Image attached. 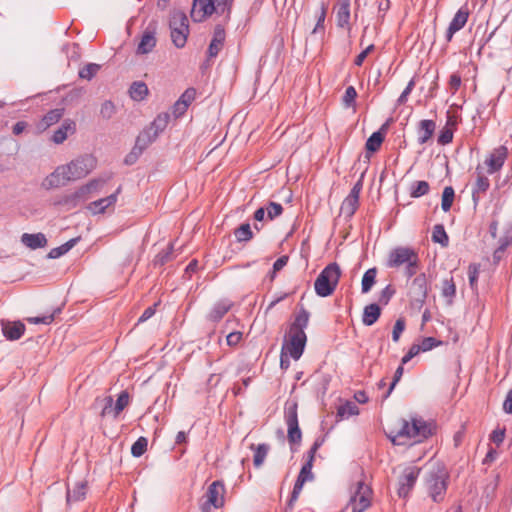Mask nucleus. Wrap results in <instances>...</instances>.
I'll return each mask as SVG.
<instances>
[{
  "instance_id": "obj_52",
  "label": "nucleus",
  "mask_w": 512,
  "mask_h": 512,
  "mask_svg": "<svg viewBox=\"0 0 512 512\" xmlns=\"http://www.w3.org/2000/svg\"><path fill=\"white\" fill-rule=\"evenodd\" d=\"M148 441L145 437H139L131 447V454L134 457L142 456L147 450Z\"/></svg>"
},
{
  "instance_id": "obj_49",
  "label": "nucleus",
  "mask_w": 512,
  "mask_h": 512,
  "mask_svg": "<svg viewBox=\"0 0 512 512\" xmlns=\"http://www.w3.org/2000/svg\"><path fill=\"white\" fill-rule=\"evenodd\" d=\"M432 240L436 243H440L442 246H447L449 238L442 225H436L433 229Z\"/></svg>"
},
{
  "instance_id": "obj_44",
  "label": "nucleus",
  "mask_w": 512,
  "mask_h": 512,
  "mask_svg": "<svg viewBox=\"0 0 512 512\" xmlns=\"http://www.w3.org/2000/svg\"><path fill=\"white\" fill-rule=\"evenodd\" d=\"M237 241L246 242L252 239L253 233L250 224L244 223L240 225L234 232Z\"/></svg>"
},
{
  "instance_id": "obj_43",
  "label": "nucleus",
  "mask_w": 512,
  "mask_h": 512,
  "mask_svg": "<svg viewBox=\"0 0 512 512\" xmlns=\"http://www.w3.org/2000/svg\"><path fill=\"white\" fill-rule=\"evenodd\" d=\"M455 197L454 189L451 186H447L444 188L442 193V201H441V208L444 212H447L450 210L453 201Z\"/></svg>"
},
{
  "instance_id": "obj_9",
  "label": "nucleus",
  "mask_w": 512,
  "mask_h": 512,
  "mask_svg": "<svg viewBox=\"0 0 512 512\" xmlns=\"http://www.w3.org/2000/svg\"><path fill=\"white\" fill-rule=\"evenodd\" d=\"M428 295V282L425 273L418 274L410 283L408 296L414 307L421 308Z\"/></svg>"
},
{
  "instance_id": "obj_48",
  "label": "nucleus",
  "mask_w": 512,
  "mask_h": 512,
  "mask_svg": "<svg viewBox=\"0 0 512 512\" xmlns=\"http://www.w3.org/2000/svg\"><path fill=\"white\" fill-rule=\"evenodd\" d=\"M480 273V265L479 264H470L468 267V279L469 285L473 292H477V283L478 277Z\"/></svg>"
},
{
  "instance_id": "obj_30",
  "label": "nucleus",
  "mask_w": 512,
  "mask_h": 512,
  "mask_svg": "<svg viewBox=\"0 0 512 512\" xmlns=\"http://www.w3.org/2000/svg\"><path fill=\"white\" fill-rule=\"evenodd\" d=\"M381 308L378 304L372 303L365 306L362 316V322L366 326H372L380 317Z\"/></svg>"
},
{
  "instance_id": "obj_46",
  "label": "nucleus",
  "mask_w": 512,
  "mask_h": 512,
  "mask_svg": "<svg viewBox=\"0 0 512 512\" xmlns=\"http://www.w3.org/2000/svg\"><path fill=\"white\" fill-rule=\"evenodd\" d=\"M308 480L303 478L302 476H298L297 477V480L294 484V487H293V490H292V493H291V496H290V499L288 501V506L290 508L293 507L294 503L297 501L301 491H302V488L304 486V484L307 482Z\"/></svg>"
},
{
  "instance_id": "obj_53",
  "label": "nucleus",
  "mask_w": 512,
  "mask_h": 512,
  "mask_svg": "<svg viewBox=\"0 0 512 512\" xmlns=\"http://www.w3.org/2000/svg\"><path fill=\"white\" fill-rule=\"evenodd\" d=\"M99 69L100 65L89 63L79 71V77L82 79L91 80L97 74Z\"/></svg>"
},
{
  "instance_id": "obj_51",
  "label": "nucleus",
  "mask_w": 512,
  "mask_h": 512,
  "mask_svg": "<svg viewBox=\"0 0 512 512\" xmlns=\"http://www.w3.org/2000/svg\"><path fill=\"white\" fill-rule=\"evenodd\" d=\"M174 251V245L172 243L169 244L166 250H163L162 252L158 253L155 257L154 264L163 266L167 262H169L172 259V254Z\"/></svg>"
},
{
  "instance_id": "obj_57",
  "label": "nucleus",
  "mask_w": 512,
  "mask_h": 512,
  "mask_svg": "<svg viewBox=\"0 0 512 512\" xmlns=\"http://www.w3.org/2000/svg\"><path fill=\"white\" fill-rule=\"evenodd\" d=\"M405 329V320L403 318H399L396 320L393 331H392V340L394 342H398L402 332Z\"/></svg>"
},
{
  "instance_id": "obj_47",
  "label": "nucleus",
  "mask_w": 512,
  "mask_h": 512,
  "mask_svg": "<svg viewBox=\"0 0 512 512\" xmlns=\"http://www.w3.org/2000/svg\"><path fill=\"white\" fill-rule=\"evenodd\" d=\"M308 480L303 478L302 476H298L297 477V480L294 484V487H293V490H292V493H291V496H290V499L288 501V506L290 508L293 507L294 503L297 501L301 491H302V488L304 486V484L307 482Z\"/></svg>"
},
{
  "instance_id": "obj_58",
  "label": "nucleus",
  "mask_w": 512,
  "mask_h": 512,
  "mask_svg": "<svg viewBox=\"0 0 512 512\" xmlns=\"http://www.w3.org/2000/svg\"><path fill=\"white\" fill-rule=\"evenodd\" d=\"M195 96H196V90L194 88L190 87V88H187L182 93V95L179 97V100L183 104H186V107H189L190 104L195 100Z\"/></svg>"
},
{
  "instance_id": "obj_54",
  "label": "nucleus",
  "mask_w": 512,
  "mask_h": 512,
  "mask_svg": "<svg viewBox=\"0 0 512 512\" xmlns=\"http://www.w3.org/2000/svg\"><path fill=\"white\" fill-rule=\"evenodd\" d=\"M327 8L324 3H321L318 15H317V23L312 31L313 34L324 31V22L326 18Z\"/></svg>"
},
{
  "instance_id": "obj_45",
  "label": "nucleus",
  "mask_w": 512,
  "mask_h": 512,
  "mask_svg": "<svg viewBox=\"0 0 512 512\" xmlns=\"http://www.w3.org/2000/svg\"><path fill=\"white\" fill-rule=\"evenodd\" d=\"M128 404L129 394L127 391H122L116 400V404L113 410V417L117 418L118 415L128 406Z\"/></svg>"
},
{
  "instance_id": "obj_15",
  "label": "nucleus",
  "mask_w": 512,
  "mask_h": 512,
  "mask_svg": "<svg viewBox=\"0 0 512 512\" xmlns=\"http://www.w3.org/2000/svg\"><path fill=\"white\" fill-rule=\"evenodd\" d=\"M508 149L506 146H499L489 154V156L485 160V165L488 168V173L493 174L499 171L507 159Z\"/></svg>"
},
{
  "instance_id": "obj_4",
  "label": "nucleus",
  "mask_w": 512,
  "mask_h": 512,
  "mask_svg": "<svg viewBox=\"0 0 512 512\" xmlns=\"http://www.w3.org/2000/svg\"><path fill=\"white\" fill-rule=\"evenodd\" d=\"M233 0H193L190 16L194 22H202L213 13L229 16Z\"/></svg>"
},
{
  "instance_id": "obj_56",
  "label": "nucleus",
  "mask_w": 512,
  "mask_h": 512,
  "mask_svg": "<svg viewBox=\"0 0 512 512\" xmlns=\"http://www.w3.org/2000/svg\"><path fill=\"white\" fill-rule=\"evenodd\" d=\"M265 209L267 211V218L269 220L275 219L283 212L282 205L276 202H269Z\"/></svg>"
},
{
  "instance_id": "obj_11",
  "label": "nucleus",
  "mask_w": 512,
  "mask_h": 512,
  "mask_svg": "<svg viewBox=\"0 0 512 512\" xmlns=\"http://www.w3.org/2000/svg\"><path fill=\"white\" fill-rule=\"evenodd\" d=\"M420 473V468L416 466L405 467L398 479L397 493L399 497H407L413 489Z\"/></svg>"
},
{
  "instance_id": "obj_40",
  "label": "nucleus",
  "mask_w": 512,
  "mask_h": 512,
  "mask_svg": "<svg viewBox=\"0 0 512 512\" xmlns=\"http://www.w3.org/2000/svg\"><path fill=\"white\" fill-rule=\"evenodd\" d=\"M107 179L97 178L89 181L87 184L81 186L82 192L89 198L94 192H98L106 183Z\"/></svg>"
},
{
  "instance_id": "obj_62",
  "label": "nucleus",
  "mask_w": 512,
  "mask_h": 512,
  "mask_svg": "<svg viewBox=\"0 0 512 512\" xmlns=\"http://www.w3.org/2000/svg\"><path fill=\"white\" fill-rule=\"evenodd\" d=\"M440 344H441V342L437 341L434 337H426L422 340L421 344H419V345H420L422 351L426 352V351L431 350L434 347H437Z\"/></svg>"
},
{
  "instance_id": "obj_1",
  "label": "nucleus",
  "mask_w": 512,
  "mask_h": 512,
  "mask_svg": "<svg viewBox=\"0 0 512 512\" xmlns=\"http://www.w3.org/2000/svg\"><path fill=\"white\" fill-rule=\"evenodd\" d=\"M97 165L94 156L86 154L80 156L66 165L58 166L49 174L42 183V186L49 190L65 185L69 181H75L86 177Z\"/></svg>"
},
{
  "instance_id": "obj_64",
  "label": "nucleus",
  "mask_w": 512,
  "mask_h": 512,
  "mask_svg": "<svg viewBox=\"0 0 512 512\" xmlns=\"http://www.w3.org/2000/svg\"><path fill=\"white\" fill-rule=\"evenodd\" d=\"M499 242L503 243V246H509L512 244V224H508L505 227L504 234L499 239Z\"/></svg>"
},
{
  "instance_id": "obj_27",
  "label": "nucleus",
  "mask_w": 512,
  "mask_h": 512,
  "mask_svg": "<svg viewBox=\"0 0 512 512\" xmlns=\"http://www.w3.org/2000/svg\"><path fill=\"white\" fill-rule=\"evenodd\" d=\"M435 128L433 120H421L418 127V143L425 144L433 136Z\"/></svg>"
},
{
  "instance_id": "obj_28",
  "label": "nucleus",
  "mask_w": 512,
  "mask_h": 512,
  "mask_svg": "<svg viewBox=\"0 0 512 512\" xmlns=\"http://www.w3.org/2000/svg\"><path fill=\"white\" fill-rule=\"evenodd\" d=\"M88 197L82 192V189L79 188L75 192L67 194L62 197L59 201V204L66 206L68 209H72L77 207L80 203L86 201Z\"/></svg>"
},
{
  "instance_id": "obj_39",
  "label": "nucleus",
  "mask_w": 512,
  "mask_h": 512,
  "mask_svg": "<svg viewBox=\"0 0 512 512\" xmlns=\"http://www.w3.org/2000/svg\"><path fill=\"white\" fill-rule=\"evenodd\" d=\"M76 242H77V239H70L69 241H67L66 243L62 244L61 246L52 248L50 250V252L48 253V258L56 259V258H59V257L63 256L70 249H72L74 247Z\"/></svg>"
},
{
  "instance_id": "obj_5",
  "label": "nucleus",
  "mask_w": 512,
  "mask_h": 512,
  "mask_svg": "<svg viewBox=\"0 0 512 512\" xmlns=\"http://www.w3.org/2000/svg\"><path fill=\"white\" fill-rule=\"evenodd\" d=\"M340 276L341 270L337 263L327 265L315 280L316 294L320 297L330 296L336 289Z\"/></svg>"
},
{
  "instance_id": "obj_37",
  "label": "nucleus",
  "mask_w": 512,
  "mask_h": 512,
  "mask_svg": "<svg viewBox=\"0 0 512 512\" xmlns=\"http://www.w3.org/2000/svg\"><path fill=\"white\" fill-rule=\"evenodd\" d=\"M456 294V286L453 278L444 279L441 286V295L447 299L448 304L452 303V299Z\"/></svg>"
},
{
  "instance_id": "obj_26",
  "label": "nucleus",
  "mask_w": 512,
  "mask_h": 512,
  "mask_svg": "<svg viewBox=\"0 0 512 512\" xmlns=\"http://www.w3.org/2000/svg\"><path fill=\"white\" fill-rule=\"evenodd\" d=\"M64 113V109L56 108L47 112L41 121L38 123L37 128L40 131H45L50 126L60 121Z\"/></svg>"
},
{
  "instance_id": "obj_21",
  "label": "nucleus",
  "mask_w": 512,
  "mask_h": 512,
  "mask_svg": "<svg viewBox=\"0 0 512 512\" xmlns=\"http://www.w3.org/2000/svg\"><path fill=\"white\" fill-rule=\"evenodd\" d=\"M1 326L3 335L11 341L20 339L25 332V325L21 321H2Z\"/></svg>"
},
{
  "instance_id": "obj_14",
  "label": "nucleus",
  "mask_w": 512,
  "mask_h": 512,
  "mask_svg": "<svg viewBox=\"0 0 512 512\" xmlns=\"http://www.w3.org/2000/svg\"><path fill=\"white\" fill-rule=\"evenodd\" d=\"M470 15V10L468 8V5L465 4L461 6L458 11L455 13L454 17L452 18L448 29L446 31V40L450 42L454 36V34L458 31H460L464 26L466 25L468 18Z\"/></svg>"
},
{
  "instance_id": "obj_36",
  "label": "nucleus",
  "mask_w": 512,
  "mask_h": 512,
  "mask_svg": "<svg viewBox=\"0 0 512 512\" xmlns=\"http://www.w3.org/2000/svg\"><path fill=\"white\" fill-rule=\"evenodd\" d=\"M359 414V408L358 406L351 401L346 402L343 405H340L337 410V416L340 419H346L350 416L358 415Z\"/></svg>"
},
{
  "instance_id": "obj_34",
  "label": "nucleus",
  "mask_w": 512,
  "mask_h": 512,
  "mask_svg": "<svg viewBox=\"0 0 512 512\" xmlns=\"http://www.w3.org/2000/svg\"><path fill=\"white\" fill-rule=\"evenodd\" d=\"M130 96L133 100L141 101L148 94V87L144 82H134L129 90Z\"/></svg>"
},
{
  "instance_id": "obj_60",
  "label": "nucleus",
  "mask_w": 512,
  "mask_h": 512,
  "mask_svg": "<svg viewBox=\"0 0 512 512\" xmlns=\"http://www.w3.org/2000/svg\"><path fill=\"white\" fill-rule=\"evenodd\" d=\"M357 96V92L353 86H349L345 90V94L343 96V102L347 107H350Z\"/></svg>"
},
{
  "instance_id": "obj_20",
  "label": "nucleus",
  "mask_w": 512,
  "mask_h": 512,
  "mask_svg": "<svg viewBox=\"0 0 512 512\" xmlns=\"http://www.w3.org/2000/svg\"><path fill=\"white\" fill-rule=\"evenodd\" d=\"M335 9L337 26L350 30V0H338Z\"/></svg>"
},
{
  "instance_id": "obj_8",
  "label": "nucleus",
  "mask_w": 512,
  "mask_h": 512,
  "mask_svg": "<svg viewBox=\"0 0 512 512\" xmlns=\"http://www.w3.org/2000/svg\"><path fill=\"white\" fill-rule=\"evenodd\" d=\"M298 405L295 401H288L284 408V417L287 425V438L290 444H299L302 439V433L299 428Z\"/></svg>"
},
{
  "instance_id": "obj_63",
  "label": "nucleus",
  "mask_w": 512,
  "mask_h": 512,
  "mask_svg": "<svg viewBox=\"0 0 512 512\" xmlns=\"http://www.w3.org/2000/svg\"><path fill=\"white\" fill-rule=\"evenodd\" d=\"M414 86H415V81H414V79H411L408 82V84H407L406 88L404 89V91L399 96V98L397 100L398 104L401 105V104L406 103V101L408 99V96L411 93V91L413 90Z\"/></svg>"
},
{
  "instance_id": "obj_23",
  "label": "nucleus",
  "mask_w": 512,
  "mask_h": 512,
  "mask_svg": "<svg viewBox=\"0 0 512 512\" xmlns=\"http://www.w3.org/2000/svg\"><path fill=\"white\" fill-rule=\"evenodd\" d=\"M76 131V124L71 119H66L63 121L61 126L53 133L52 141L55 144L63 143L69 134H73Z\"/></svg>"
},
{
  "instance_id": "obj_61",
  "label": "nucleus",
  "mask_w": 512,
  "mask_h": 512,
  "mask_svg": "<svg viewBox=\"0 0 512 512\" xmlns=\"http://www.w3.org/2000/svg\"><path fill=\"white\" fill-rule=\"evenodd\" d=\"M312 467H313V460L307 458V461L302 466L298 476H302L303 478H305L307 480H312L313 479Z\"/></svg>"
},
{
  "instance_id": "obj_19",
  "label": "nucleus",
  "mask_w": 512,
  "mask_h": 512,
  "mask_svg": "<svg viewBox=\"0 0 512 512\" xmlns=\"http://www.w3.org/2000/svg\"><path fill=\"white\" fill-rule=\"evenodd\" d=\"M120 192H121V187H118L115 193H113L105 198H101V199L91 202L87 206V209L94 215L104 213L108 207L115 205V203L117 202L118 194Z\"/></svg>"
},
{
  "instance_id": "obj_31",
  "label": "nucleus",
  "mask_w": 512,
  "mask_h": 512,
  "mask_svg": "<svg viewBox=\"0 0 512 512\" xmlns=\"http://www.w3.org/2000/svg\"><path fill=\"white\" fill-rule=\"evenodd\" d=\"M309 312L302 308L296 315L294 322L291 324L290 330L292 332L304 331L309 322Z\"/></svg>"
},
{
  "instance_id": "obj_22",
  "label": "nucleus",
  "mask_w": 512,
  "mask_h": 512,
  "mask_svg": "<svg viewBox=\"0 0 512 512\" xmlns=\"http://www.w3.org/2000/svg\"><path fill=\"white\" fill-rule=\"evenodd\" d=\"M155 28L151 26L143 32L141 40L137 47L138 54H147L153 50L156 46Z\"/></svg>"
},
{
  "instance_id": "obj_59",
  "label": "nucleus",
  "mask_w": 512,
  "mask_h": 512,
  "mask_svg": "<svg viewBox=\"0 0 512 512\" xmlns=\"http://www.w3.org/2000/svg\"><path fill=\"white\" fill-rule=\"evenodd\" d=\"M403 372H404V368H403V365H400L396 371H395V374H394V378H393V381L391 382L390 386H389V389L388 391L383 395V399H387L389 397V395L391 394L392 390L394 389V387L396 386V384L398 383V381L401 379L402 375H403Z\"/></svg>"
},
{
  "instance_id": "obj_42",
  "label": "nucleus",
  "mask_w": 512,
  "mask_h": 512,
  "mask_svg": "<svg viewBox=\"0 0 512 512\" xmlns=\"http://www.w3.org/2000/svg\"><path fill=\"white\" fill-rule=\"evenodd\" d=\"M430 186L427 181H416L411 185L410 195L413 198H419L429 192Z\"/></svg>"
},
{
  "instance_id": "obj_17",
  "label": "nucleus",
  "mask_w": 512,
  "mask_h": 512,
  "mask_svg": "<svg viewBox=\"0 0 512 512\" xmlns=\"http://www.w3.org/2000/svg\"><path fill=\"white\" fill-rule=\"evenodd\" d=\"M156 133H153L148 127L140 132L137 136L133 147L134 158H138L143 151L157 139Z\"/></svg>"
},
{
  "instance_id": "obj_2",
  "label": "nucleus",
  "mask_w": 512,
  "mask_h": 512,
  "mask_svg": "<svg viewBox=\"0 0 512 512\" xmlns=\"http://www.w3.org/2000/svg\"><path fill=\"white\" fill-rule=\"evenodd\" d=\"M431 435L430 426L421 418L412 417L410 421L401 420L399 430L390 439L395 445H409L421 442Z\"/></svg>"
},
{
  "instance_id": "obj_7",
  "label": "nucleus",
  "mask_w": 512,
  "mask_h": 512,
  "mask_svg": "<svg viewBox=\"0 0 512 512\" xmlns=\"http://www.w3.org/2000/svg\"><path fill=\"white\" fill-rule=\"evenodd\" d=\"M372 489L364 481H357L351 487V496L347 507H351L352 512H364L371 506Z\"/></svg>"
},
{
  "instance_id": "obj_35",
  "label": "nucleus",
  "mask_w": 512,
  "mask_h": 512,
  "mask_svg": "<svg viewBox=\"0 0 512 512\" xmlns=\"http://www.w3.org/2000/svg\"><path fill=\"white\" fill-rule=\"evenodd\" d=\"M376 275H377V269L376 268H370L368 269L363 277L361 282V291L362 293H368L373 285L376 282Z\"/></svg>"
},
{
  "instance_id": "obj_32",
  "label": "nucleus",
  "mask_w": 512,
  "mask_h": 512,
  "mask_svg": "<svg viewBox=\"0 0 512 512\" xmlns=\"http://www.w3.org/2000/svg\"><path fill=\"white\" fill-rule=\"evenodd\" d=\"M169 120L170 115L168 113H161L154 119L148 128L158 136L167 127Z\"/></svg>"
},
{
  "instance_id": "obj_25",
  "label": "nucleus",
  "mask_w": 512,
  "mask_h": 512,
  "mask_svg": "<svg viewBox=\"0 0 512 512\" xmlns=\"http://www.w3.org/2000/svg\"><path fill=\"white\" fill-rule=\"evenodd\" d=\"M21 242L26 247L35 250L45 247L47 245V238L43 233H24L21 236Z\"/></svg>"
},
{
  "instance_id": "obj_50",
  "label": "nucleus",
  "mask_w": 512,
  "mask_h": 512,
  "mask_svg": "<svg viewBox=\"0 0 512 512\" xmlns=\"http://www.w3.org/2000/svg\"><path fill=\"white\" fill-rule=\"evenodd\" d=\"M60 311H61V309L57 308L52 313L44 315V316L29 317V318H27V321L32 324L49 325L54 321L55 315L60 313Z\"/></svg>"
},
{
  "instance_id": "obj_29",
  "label": "nucleus",
  "mask_w": 512,
  "mask_h": 512,
  "mask_svg": "<svg viewBox=\"0 0 512 512\" xmlns=\"http://www.w3.org/2000/svg\"><path fill=\"white\" fill-rule=\"evenodd\" d=\"M87 494V483L84 481L75 484L73 489L67 490L66 501L68 504L71 502H78L85 499Z\"/></svg>"
},
{
  "instance_id": "obj_38",
  "label": "nucleus",
  "mask_w": 512,
  "mask_h": 512,
  "mask_svg": "<svg viewBox=\"0 0 512 512\" xmlns=\"http://www.w3.org/2000/svg\"><path fill=\"white\" fill-rule=\"evenodd\" d=\"M359 206V199L358 198H355L354 196H347L342 205H341V212L348 216V217H351L357 210Z\"/></svg>"
},
{
  "instance_id": "obj_16",
  "label": "nucleus",
  "mask_w": 512,
  "mask_h": 512,
  "mask_svg": "<svg viewBox=\"0 0 512 512\" xmlns=\"http://www.w3.org/2000/svg\"><path fill=\"white\" fill-rule=\"evenodd\" d=\"M476 180L472 188V199L477 204L481 198V195L486 193L490 187V181L487 176L483 173V168L478 165L476 167Z\"/></svg>"
},
{
  "instance_id": "obj_12",
  "label": "nucleus",
  "mask_w": 512,
  "mask_h": 512,
  "mask_svg": "<svg viewBox=\"0 0 512 512\" xmlns=\"http://www.w3.org/2000/svg\"><path fill=\"white\" fill-rule=\"evenodd\" d=\"M306 340L307 337L304 331H289V341L283 346L282 350L293 359L298 360L303 354Z\"/></svg>"
},
{
  "instance_id": "obj_10",
  "label": "nucleus",
  "mask_w": 512,
  "mask_h": 512,
  "mask_svg": "<svg viewBox=\"0 0 512 512\" xmlns=\"http://www.w3.org/2000/svg\"><path fill=\"white\" fill-rule=\"evenodd\" d=\"M417 258H419V255L415 249L406 246H398L390 251L387 266L390 268H399L413 261L415 262Z\"/></svg>"
},
{
  "instance_id": "obj_55",
  "label": "nucleus",
  "mask_w": 512,
  "mask_h": 512,
  "mask_svg": "<svg viewBox=\"0 0 512 512\" xmlns=\"http://www.w3.org/2000/svg\"><path fill=\"white\" fill-rule=\"evenodd\" d=\"M115 113L116 108L112 101L107 100L101 104L100 115L103 119H111Z\"/></svg>"
},
{
  "instance_id": "obj_33",
  "label": "nucleus",
  "mask_w": 512,
  "mask_h": 512,
  "mask_svg": "<svg viewBox=\"0 0 512 512\" xmlns=\"http://www.w3.org/2000/svg\"><path fill=\"white\" fill-rule=\"evenodd\" d=\"M269 445L268 444H259L257 446L255 445H251V449L255 450V453H254V459H253V463H254V466L259 468L265 461V458L268 454V451H269Z\"/></svg>"
},
{
  "instance_id": "obj_13",
  "label": "nucleus",
  "mask_w": 512,
  "mask_h": 512,
  "mask_svg": "<svg viewBox=\"0 0 512 512\" xmlns=\"http://www.w3.org/2000/svg\"><path fill=\"white\" fill-rule=\"evenodd\" d=\"M225 487L220 481H214L209 485L206 492V502L202 506L203 512H209L208 506L220 508L224 504Z\"/></svg>"
},
{
  "instance_id": "obj_24",
  "label": "nucleus",
  "mask_w": 512,
  "mask_h": 512,
  "mask_svg": "<svg viewBox=\"0 0 512 512\" xmlns=\"http://www.w3.org/2000/svg\"><path fill=\"white\" fill-rule=\"evenodd\" d=\"M232 306V301L228 299L220 300L214 304L207 317L212 322H218L232 308Z\"/></svg>"
},
{
  "instance_id": "obj_41",
  "label": "nucleus",
  "mask_w": 512,
  "mask_h": 512,
  "mask_svg": "<svg viewBox=\"0 0 512 512\" xmlns=\"http://www.w3.org/2000/svg\"><path fill=\"white\" fill-rule=\"evenodd\" d=\"M383 140L384 136L380 131L374 132L366 141L365 147L367 151L376 152L380 148Z\"/></svg>"
},
{
  "instance_id": "obj_3",
  "label": "nucleus",
  "mask_w": 512,
  "mask_h": 512,
  "mask_svg": "<svg viewBox=\"0 0 512 512\" xmlns=\"http://www.w3.org/2000/svg\"><path fill=\"white\" fill-rule=\"evenodd\" d=\"M448 472L442 463L430 465L426 476L427 491L434 502H441L447 490Z\"/></svg>"
},
{
  "instance_id": "obj_6",
  "label": "nucleus",
  "mask_w": 512,
  "mask_h": 512,
  "mask_svg": "<svg viewBox=\"0 0 512 512\" xmlns=\"http://www.w3.org/2000/svg\"><path fill=\"white\" fill-rule=\"evenodd\" d=\"M169 26L173 44L177 48H183L189 35V24L186 14L179 10L173 11L170 15Z\"/></svg>"
},
{
  "instance_id": "obj_18",
  "label": "nucleus",
  "mask_w": 512,
  "mask_h": 512,
  "mask_svg": "<svg viewBox=\"0 0 512 512\" xmlns=\"http://www.w3.org/2000/svg\"><path fill=\"white\" fill-rule=\"evenodd\" d=\"M226 39L225 29L222 25H216L213 32V37L208 47V56L210 58L216 57L222 50Z\"/></svg>"
}]
</instances>
